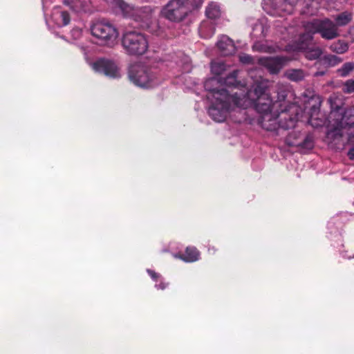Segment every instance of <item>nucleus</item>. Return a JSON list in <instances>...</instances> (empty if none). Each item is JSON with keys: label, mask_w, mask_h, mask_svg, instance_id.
Returning <instances> with one entry per match:
<instances>
[{"label": "nucleus", "mask_w": 354, "mask_h": 354, "mask_svg": "<svg viewBox=\"0 0 354 354\" xmlns=\"http://www.w3.org/2000/svg\"><path fill=\"white\" fill-rule=\"evenodd\" d=\"M239 71H233L223 80L222 84L229 87L238 88L240 92H233L224 88H213L217 85L220 80L217 77H213L207 80L205 88L209 91L207 97L212 100V105L208 110L209 116L217 122L225 121L227 113L236 109L241 111L243 105V93L241 91L243 85L241 80H237Z\"/></svg>", "instance_id": "1"}, {"label": "nucleus", "mask_w": 354, "mask_h": 354, "mask_svg": "<svg viewBox=\"0 0 354 354\" xmlns=\"http://www.w3.org/2000/svg\"><path fill=\"white\" fill-rule=\"evenodd\" d=\"M289 92L288 86L277 84V99L273 102L270 94L267 93L266 85L263 83H259L255 84L252 89L249 90L245 94V102L247 100H250L253 103L255 110L261 115L275 111L276 109H279L281 111L292 110V112H297L299 107L286 100Z\"/></svg>", "instance_id": "2"}, {"label": "nucleus", "mask_w": 354, "mask_h": 354, "mask_svg": "<svg viewBox=\"0 0 354 354\" xmlns=\"http://www.w3.org/2000/svg\"><path fill=\"white\" fill-rule=\"evenodd\" d=\"M297 112L291 111H281L280 109L261 114L258 119V123L267 131H276L279 127L288 129L294 128L298 120Z\"/></svg>", "instance_id": "3"}, {"label": "nucleus", "mask_w": 354, "mask_h": 354, "mask_svg": "<svg viewBox=\"0 0 354 354\" xmlns=\"http://www.w3.org/2000/svg\"><path fill=\"white\" fill-rule=\"evenodd\" d=\"M129 78L136 86L142 88H151L158 84L156 70L141 64L131 65Z\"/></svg>", "instance_id": "4"}, {"label": "nucleus", "mask_w": 354, "mask_h": 354, "mask_svg": "<svg viewBox=\"0 0 354 354\" xmlns=\"http://www.w3.org/2000/svg\"><path fill=\"white\" fill-rule=\"evenodd\" d=\"M122 44L127 53L141 55L145 53L149 47L145 35L138 30H126L122 35Z\"/></svg>", "instance_id": "5"}, {"label": "nucleus", "mask_w": 354, "mask_h": 354, "mask_svg": "<svg viewBox=\"0 0 354 354\" xmlns=\"http://www.w3.org/2000/svg\"><path fill=\"white\" fill-rule=\"evenodd\" d=\"M191 12L188 0H169L161 9L160 16L171 22H180Z\"/></svg>", "instance_id": "6"}, {"label": "nucleus", "mask_w": 354, "mask_h": 354, "mask_svg": "<svg viewBox=\"0 0 354 354\" xmlns=\"http://www.w3.org/2000/svg\"><path fill=\"white\" fill-rule=\"evenodd\" d=\"M91 32L101 45L112 46L118 37L116 28L112 24L104 21L93 23L91 26Z\"/></svg>", "instance_id": "7"}, {"label": "nucleus", "mask_w": 354, "mask_h": 354, "mask_svg": "<svg viewBox=\"0 0 354 354\" xmlns=\"http://www.w3.org/2000/svg\"><path fill=\"white\" fill-rule=\"evenodd\" d=\"M304 27L313 33H319L322 38L328 40L333 39L339 35L337 26L328 19H313L306 22Z\"/></svg>", "instance_id": "8"}, {"label": "nucleus", "mask_w": 354, "mask_h": 354, "mask_svg": "<svg viewBox=\"0 0 354 354\" xmlns=\"http://www.w3.org/2000/svg\"><path fill=\"white\" fill-rule=\"evenodd\" d=\"M337 97L335 95H330L328 99V102L330 106V118L335 117L339 114V122L337 123L340 127L344 124L349 127H354V109L345 112L341 105L336 102Z\"/></svg>", "instance_id": "9"}, {"label": "nucleus", "mask_w": 354, "mask_h": 354, "mask_svg": "<svg viewBox=\"0 0 354 354\" xmlns=\"http://www.w3.org/2000/svg\"><path fill=\"white\" fill-rule=\"evenodd\" d=\"M295 5L288 0H264V10L272 16L283 17L292 14Z\"/></svg>", "instance_id": "10"}, {"label": "nucleus", "mask_w": 354, "mask_h": 354, "mask_svg": "<svg viewBox=\"0 0 354 354\" xmlns=\"http://www.w3.org/2000/svg\"><path fill=\"white\" fill-rule=\"evenodd\" d=\"M116 3L125 17H132L136 21H147L150 19L151 9L148 7L134 8L122 0H117Z\"/></svg>", "instance_id": "11"}, {"label": "nucleus", "mask_w": 354, "mask_h": 354, "mask_svg": "<svg viewBox=\"0 0 354 354\" xmlns=\"http://www.w3.org/2000/svg\"><path fill=\"white\" fill-rule=\"evenodd\" d=\"M92 68L97 73H103L111 78L121 77L120 68L113 61L109 59H99L91 64Z\"/></svg>", "instance_id": "12"}, {"label": "nucleus", "mask_w": 354, "mask_h": 354, "mask_svg": "<svg viewBox=\"0 0 354 354\" xmlns=\"http://www.w3.org/2000/svg\"><path fill=\"white\" fill-rule=\"evenodd\" d=\"M287 60L284 57H263L259 59V63L266 67L270 73L277 74Z\"/></svg>", "instance_id": "13"}, {"label": "nucleus", "mask_w": 354, "mask_h": 354, "mask_svg": "<svg viewBox=\"0 0 354 354\" xmlns=\"http://www.w3.org/2000/svg\"><path fill=\"white\" fill-rule=\"evenodd\" d=\"M325 118L320 113V102L313 105L309 112L308 123L313 127L317 128L325 124Z\"/></svg>", "instance_id": "14"}, {"label": "nucleus", "mask_w": 354, "mask_h": 354, "mask_svg": "<svg viewBox=\"0 0 354 354\" xmlns=\"http://www.w3.org/2000/svg\"><path fill=\"white\" fill-rule=\"evenodd\" d=\"M217 46L221 53L224 56L233 55L236 51L234 42L230 38L225 35L220 37L217 42Z\"/></svg>", "instance_id": "15"}, {"label": "nucleus", "mask_w": 354, "mask_h": 354, "mask_svg": "<svg viewBox=\"0 0 354 354\" xmlns=\"http://www.w3.org/2000/svg\"><path fill=\"white\" fill-rule=\"evenodd\" d=\"M50 19L58 27L66 26L70 22L68 13L66 11L61 10L58 8L53 9Z\"/></svg>", "instance_id": "16"}, {"label": "nucleus", "mask_w": 354, "mask_h": 354, "mask_svg": "<svg viewBox=\"0 0 354 354\" xmlns=\"http://www.w3.org/2000/svg\"><path fill=\"white\" fill-rule=\"evenodd\" d=\"M175 258L180 259L185 262L191 263L199 259L200 252L194 247H187L184 254H174Z\"/></svg>", "instance_id": "17"}, {"label": "nucleus", "mask_w": 354, "mask_h": 354, "mask_svg": "<svg viewBox=\"0 0 354 354\" xmlns=\"http://www.w3.org/2000/svg\"><path fill=\"white\" fill-rule=\"evenodd\" d=\"M305 29V32L301 35L297 43V49L299 50H307L313 44V35Z\"/></svg>", "instance_id": "18"}, {"label": "nucleus", "mask_w": 354, "mask_h": 354, "mask_svg": "<svg viewBox=\"0 0 354 354\" xmlns=\"http://www.w3.org/2000/svg\"><path fill=\"white\" fill-rule=\"evenodd\" d=\"M64 3L69 6L75 12L86 11L89 5L88 0H64Z\"/></svg>", "instance_id": "19"}, {"label": "nucleus", "mask_w": 354, "mask_h": 354, "mask_svg": "<svg viewBox=\"0 0 354 354\" xmlns=\"http://www.w3.org/2000/svg\"><path fill=\"white\" fill-rule=\"evenodd\" d=\"M268 30V27L264 20L258 21L252 27V35L255 37H265Z\"/></svg>", "instance_id": "20"}, {"label": "nucleus", "mask_w": 354, "mask_h": 354, "mask_svg": "<svg viewBox=\"0 0 354 354\" xmlns=\"http://www.w3.org/2000/svg\"><path fill=\"white\" fill-rule=\"evenodd\" d=\"M215 28L214 25L209 21H203L199 26V34L201 37L209 38L214 34Z\"/></svg>", "instance_id": "21"}, {"label": "nucleus", "mask_w": 354, "mask_h": 354, "mask_svg": "<svg viewBox=\"0 0 354 354\" xmlns=\"http://www.w3.org/2000/svg\"><path fill=\"white\" fill-rule=\"evenodd\" d=\"M221 13L220 6L216 3L211 2L206 8L205 14L209 19L218 18L221 16Z\"/></svg>", "instance_id": "22"}, {"label": "nucleus", "mask_w": 354, "mask_h": 354, "mask_svg": "<svg viewBox=\"0 0 354 354\" xmlns=\"http://www.w3.org/2000/svg\"><path fill=\"white\" fill-rule=\"evenodd\" d=\"M288 79L294 82L302 80L305 77V73L301 69H289L286 71Z\"/></svg>", "instance_id": "23"}, {"label": "nucleus", "mask_w": 354, "mask_h": 354, "mask_svg": "<svg viewBox=\"0 0 354 354\" xmlns=\"http://www.w3.org/2000/svg\"><path fill=\"white\" fill-rule=\"evenodd\" d=\"M352 20V14L348 12H343L335 18V25L337 26H344L351 22Z\"/></svg>", "instance_id": "24"}, {"label": "nucleus", "mask_w": 354, "mask_h": 354, "mask_svg": "<svg viewBox=\"0 0 354 354\" xmlns=\"http://www.w3.org/2000/svg\"><path fill=\"white\" fill-rule=\"evenodd\" d=\"M252 48L254 50L264 53H274L276 51V48L274 46L260 41L255 42L252 46Z\"/></svg>", "instance_id": "25"}, {"label": "nucleus", "mask_w": 354, "mask_h": 354, "mask_svg": "<svg viewBox=\"0 0 354 354\" xmlns=\"http://www.w3.org/2000/svg\"><path fill=\"white\" fill-rule=\"evenodd\" d=\"M227 70L226 64L221 61H213L211 63V71L212 73L216 75H221Z\"/></svg>", "instance_id": "26"}, {"label": "nucleus", "mask_w": 354, "mask_h": 354, "mask_svg": "<svg viewBox=\"0 0 354 354\" xmlns=\"http://www.w3.org/2000/svg\"><path fill=\"white\" fill-rule=\"evenodd\" d=\"M304 51H305V57L309 60H315L322 54V51L319 47L314 48L310 47L307 50H304Z\"/></svg>", "instance_id": "27"}, {"label": "nucleus", "mask_w": 354, "mask_h": 354, "mask_svg": "<svg viewBox=\"0 0 354 354\" xmlns=\"http://www.w3.org/2000/svg\"><path fill=\"white\" fill-rule=\"evenodd\" d=\"M330 48L333 52L342 54L348 50V46L344 41H338L332 44L330 46Z\"/></svg>", "instance_id": "28"}, {"label": "nucleus", "mask_w": 354, "mask_h": 354, "mask_svg": "<svg viewBox=\"0 0 354 354\" xmlns=\"http://www.w3.org/2000/svg\"><path fill=\"white\" fill-rule=\"evenodd\" d=\"M317 10V3L314 0H309L306 3V6L301 10V12L307 15H313L316 12Z\"/></svg>", "instance_id": "29"}, {"label": "nucleus", "mask_w": 354, "mask_h": 354, "mask_svg": "<svg viewBox=\"0 0 354 354\" xmlns=\"http://www.w3.org/2000/svg\"><path fill=\"white\" fill-rule=\"evenodd\" d=\"M354 70L353 62H346L342 66L337 69V72L341 77L348 76Z\"/></svg>", "instance_id": "30"}, {"label": "nucleus", "mask_w": 354, "mask_h": 354, "mask_svg": "<svg viewBox=\"0 0 354 354\" xmlns=\"http://www.w3.org/2000/svg\"><path fill=\"white\" fill-rule=\"evenodd\" d=\"M324 59L330 66H334L342 62L340 57L334 55L325 56Z\"/></svg>", "instance_id": "31"}, {"label": "nucleus", "mask_w": 354, "mask_h": 354, "mask_svg": "<svg viewBox=\"0 0 354 354\" xmlns=\"http://www.w3.org/2000/svg\"><path fill=\"white\" fill-rule=\"evenodd\" d=\"M300 145L304 149H312L314 145L313 137L311 136H307Z\"/></svg>", "instance_id": "32"}, {"label": "nucleus", "mask_w": 354, "mask_h": 354, "mask_svg": "<svg viewBox=\"0 0 354 354\" xmlns=\"http://www.w3.org/2000/svg\"><path fill=\"white\" fill-rule=\"evenodd\" d=\"M343 91L346 93L354 92V80H347L344 84Z\"/></svg>", "instance_id": "33"}, {"label": "nucleus", "mask_w": 354, "mask_h": 354, "mask_svg": "<svg viewBox=\"0 0 354 354\" xmlns=\"http://www.w3.org/2000/svg\"><path fill=\"white\" fill-rule=\"evenodd\" d=\"M71 35L75 39H78L82 36V29L80 28H73L71 30Z\"/></svg>", "instance_id": "34"}, {"label": "nucleus", "mask_w": 354, "mask_h": 354, "mask_svg": "<svg viewBox=\"0 0 354 354\" xmlns=\"http://www.w3.org/2000/svg\"><path fill=\"white\" fill-rule=\"evenodd\" d=\"M147 272L155 281H158V279L160 278V275L153 270H147Z\"/></svg>", "instance_id": "35"}, {"label": "nucleus", "mask_w": 354, "mask_h": 354, "mask_svg": "<svg viewBox=\"0 0 354 354\" xmlns=\"http://www.w3.org/2000/svg\"><path fill=\"white\" fill-rule=\"evenodd\" d=\"M203 1L204 0H192L191 4L194 8H197L203 4Z\"/></svg>", "instance_id": "36"}, {"label": "nucleus", "mask_w": 354, "mask_h": 354, "mask_svg": "<svg viewBox=\"0 0 354 354\" xmlns=\"http://www.w3.org/2000/svg\"><path fill=\"white\" fill-rule=\"evenodd\" d=\"M347 155L350 160H354V146L348 150Z\"/></svg>", "instance_id": "37"}, {"label": "nucleus", "mask_w": 354, "mask_h": 354, "mask_svg": "<svg viewBox=\"0 0 354 354\" xmlns=\"http://www.w3.org/2000/svg\"><path fill=\"white\" fill-rule=\"evenodd\" d=\"M348 35L351 39L354 41V24L349 28Z\"/></svg>", "instance_id": "38"}, {"label": "nucleus", "mask_w": 354, "mask_h": 354, "mask_svg": "<svg viewBox=\"0 0 354 354\" xmlns=\"http://www.w3.org/2000/svg\"><path fill=\"white\" fill-rule=\"evenodd\" d=\"M167 284L165 282L161 281L160 284H156V287L158 289L164 290L167 287Z\"/></svg>", "instance_id": "39"}, {"label": "nucleus", "mask_w": 354, "mask_h": 354, "mask_svg": "<svg viewBox=\"0 0 354 354\" xmlns=\"http://www.w3.org/2000/svg\"><path fill=\"white\" fill-rule=\"evenodd\" d=\"M188 59H189L188 57L185 58V66H184V71L185 72H189L190 70L189 64H188Z\"/></svg>", "instance_id": "40"}, {"label": "nucleus", "mask_w": 354, "mask_h": 354, "mask_svg": "<svg viewBox=\"0 0 354 354\" xmlns=\"http://www.w3.org/2000/svg\"><path fill=\"white\" fill-rule=\"evenodd\" d=\"M325 74V72L324 71H319V72H317L315 73V76H322V75H324Z\"/></svg>", "instance_id": "41"}, {"label": "nucleus", "mask_w": 354, "mask_h": 354, "mask_svg": "<svg viewBox=\"0 0 354 354\" xmlns=\"http://www.w3.org/2000/svg\"><path fill=\"white\" fill-rule=\"evenodd\" d=\"M244 59H245V63H246V62H249L250 61L251 58L250 56L245 55Z\"/></svg>", "instance_id": "42"}, {"label": "nucleus", "mask_w": 354, "mask_h": 354, "mask_svg": "<svg viewBox=\"0 0 354 354\" xmlns=\"http://www.w3.org/2000/svg\"><path fill=\"white\" fill-rule=\"evenodd\" d=\"M301 3H304L302 1H297V4H301Z\"/></svg>", "instance_id": "43"}, {"label": "nucleus", "mask_w": 354, "mask_h": 354, "mask_svg": "<svg viewBox=\"0 0 354 354\" xmlns=\"http://www.w3.org/2000/svg\"><path fill=\"white\" fill-rule=\"evenodd\" d=\"M239 59H240V61H241V62H243V58H242V57H241V56H240V57H239Z\"/></svg>", "instance_id": "44"}]
</instances>
